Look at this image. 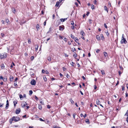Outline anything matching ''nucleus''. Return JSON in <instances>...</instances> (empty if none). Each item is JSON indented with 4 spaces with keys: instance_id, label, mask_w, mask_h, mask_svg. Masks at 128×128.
Listing matches in <instances>:
<instances>
[{
    "instance_id": "774afa93",
    "label": "nucleus",
    "mask_w": 128,
    "mask_h": 128,
    "mask_svg": "<svg viewBox=\"0 0 128 128\" xmlns=\"http://www.w3.org/2000/svg\"><path fill=\"white\" fill-rule=\"evenodd\" d=\"M122 90H124V86H122Z\"/></svg>"
},
{
    "instance_id": "473e14b6",
    "label": "nucleus",
    "mask_w": 128,
    "mask_h": 128,
    "mask_svg": "<svg viewBox=\"0 0 128 128\" xmlns=\"http://www.w3.org/2000/svg\"><path fill=\"white\" fill-rule=\"evenodd\" d=\"M92 21V20L90 19H89L88 20V21L89 22V23L90 24H92V22H91Z\"/></svg>"
},
{
    "instance_id": "49530a36",
    "label": "nucleus",
    "mask_w": 128,
    "mask_h": 128,
    "mask_svg": "<svg viewBox=\"0 0 128 128\" xmlns=\"http://www.w3.org/2000/svg\"><path fill=\"white\" fill-rule=\"evenodd\" d=\"M1 35L2 37H4V34L2 33L1 34Z\"/></svg>"
},
{
    "instance_id": "72a5a7b5",
    "label": "nucleus",
    "mask_w": 128,
    "mask_h": 128,
    "mask_svg": "<svg viewBox=\"0 0 128 128\" xmlns=\"http://www.w3.org/2000/svg\"><path fill=\"white\" fill-rule=\"evenodd\" d=\"M44 79L45 82H46L47 80V79L46 77H44Z\"/></svg>"
},
{
    "instance_id": "a878e982",
    "label": "nucleus",
    "mask_w": 128,
    "mask_h": 128,
    "mask_svg": "<svg viewBox=\"0 0 128 128\" xmlns=\"http://www.w3.org/2000/svg\"><path fill=\"white\" fill-rule=\"evenodd\" d=\"M103 53L104 56L105 57H106V56H107V53L106 52H104Z\"/></svg>"
},
{
    "instance_id": "8fccbe9b",
    "label": "nucleus",
    "mask_w": 128,
    "mask_h": 128,
    "mask_svg": "<svg viewBox=\"0 0 128 128\" xmlns=\"http://www.w3.org/2000/svg\"><path fill=\"white\" fill-rule=\"evenodd\" d=\"M44 122L46 124H48L49 122V121L48 120H46V121L45 120V121Z\"/></svg>"
},
{
    "instance_id": "cd10ccee",
    "label": "nucleus",
    "mask_w": 128,
    "mask_h": 128,
    "mask_svg": "<svg viewBox=\"0 0 128 128\" xmlns=\"http://www.w3.org/2000/svg\"><path fill=\"white\" fill-rule=\"evenodd\" d=\"M86 123H88V124H89L90 123L89 122V120L88 119H87L86 120Z\"/></svg>"
},
{
    "instance_id": "58836bf2",
    "label": "nucleus",
    "mask_w": 128,
    "mask_h": 128,
    "mask_svg": "<svg viewBox=\"0 0 128 128\" xmlns=\"http://www.w3.org/2000/svg\"><path fill=\"white\" fill-rule=\"evenodd\" d=\"M91 8L92 9H93L94 8V5L92 4L91 5Z\"/></svg>"
},
{
    "instance_id": "9b49d317",
    "label": "nucleus",
    "mask_w": 128,
    "mask_h": 128,
    "mask_svg": "<svg viewBox=\"0 0 128 128\" xmlns=\"http://www.w3.org/2000/svg\"><path fill=\"white\" fill-rule=\"evenodd\" d=\"M1 67L2 69H4V66L3 64H2L1 65Z\"/></svg>"
},
{
    "instance_id": "f3484780",
    "label": "nucleus",
    "mask_w": 128,
    "mask_h": 128,
    "mask_svg": "<svg viewBox=\"0 0 128 128\" xmlns=\"http://www.w3.org/2000/svg\"><path fill=\"white\" fill-rule=\"evenodd\" d=\"M70 101L71 102L72 104H73L74 103V101L72 99L70 98Z\"/></svg>"
},
{
    "instance_id": "1a4fd4ad",
    "label": "nucleus",
    "mask_w": 128,
    "mask_h": 128,
    "mask_svg": "<svg viewBox=\"0 0 128 128\" xmlns=\"http://www.w3.org/2000/svg\"><path fill=\"white\" fill-rule=\"evenodd\" d=\"M67 18H64V19L63 18H61L60 19L61 21L62 22H64L65 20H67Z\"/></svg>"
},
{
    "instance_id": "bf43d9fd",
    "label": "nucleus",
    "mask_w": 128,
    "mask_h": 128,
    "mask_svg": "<svg viewBox=\"0 0 128 128\" xmlns=\"http://www.w3.org/2000/svg\"><path fill=\"white\" fill-rule=\"evenodd\" d=\"M46 20L44 22V26H45L46 25Z\"/></svg>"
},
{
    "instance_id": "680f3d73",
    "label": "nucleus",
    "mask_w": 128,
    "mask_h": 128,
    "mask_svg": "<svg viewBox=\"0 0 128 128\" xmlns=\"http://www.w3.org/2000/svg\"><path fill=\"white\" fill-rule=\"evenodd\" d=\"M35 98L36 100H38V98L36 96H35Z\"/></svg>"
},
{
    "instance_id": "f8f14e48",
    "label": "nucleus",
    "mask_w": 128,
    "mask_h": 128,
    "mask_svg": "<svg viewBox=\"0 0 128 128\" xmlns=\"http://www.w3.org/2000/svg\"><path fill=\"white\" fill-rule=\"evenodd\" d=\"M100 102L99 100L97 99V100L96 101V103L97 105L100 104Z\"/></svg>"
},
{
    "instance_id": "de8ad7c7",
    "label": "nucleus",
    "mask_w": 128,
    "mask_h": 128,
    "mask_svg": "<svg viewBox=\"0 0 128 128\" xmlns=\"http://www.w3.org/2000/svg\"><path fill=\"white\" fill-rule=\"evenodd\" d=\"M0 79L1 80H4V78L2 76H0Z\"/></svg>"
},
{
    "instance_id": "dca6fc26",
    "label": "nucleus",
    "mask_w": 128,
    "mask_h": 128,
    "mask_svg": "<svg viewBox=\"0 0 128 128\" xmlns=\"http://www.w3.org/2000/svg\"><path fill=\"white\" fill-rule=\"evenodd\" d=\"M12 12L14 13L16 11V10L15 8H12Z\"/></svg>"
},
{
    "instance_id": "ddd939ff",
    "label": "nucleus",
    "mask_w": 128,
    "mask_h": 128,
    "mask_svg": "<svg viewBox=\"0 0 128 128\" xmlns=\"http://www.w3.org/2000/svg\"><path fill=\"white\" fill-rule=\"evenodd\" d=\"M80 34L82 35V36H84L85 35V33H84L83 31H82L81 32H80Z\"/></svg>"
},
{
    "instance_id": "423d86ee",
    "label": "nucleus",
    "mask_w": 128,
    "mask_h": 128,
    "mask_svg": "<svg viewBox=\"0 0 128 128\" xmlns=\"http://www.w3.org/2000/svg\"><path fill=\"white\" fill-rule=\"evenodd\" d=\"M20 108L17 109L16 111V113L17 114H18L20 112Z\"/></svg>"
},
{
    "instance_id": "e2e57ef3",
    "label": "nucleus",
    "mask_w": 128,
    "mask_h": 128,
    "mask_svg": "<svg viewBox=\"0 0 128 128\" xmlns=\"http://www.w3.org/2000/svg\"><path fill=\"white\" fill-rule=\"evenodd\" d=\"M74 4H75V5H76L77 6H78V4L77 2H76Z\"/></svg>"
},
{
    "instance_id": "a18cd8bd",
    "label": "nucleus",
    "mask_w": 128,
    "mask_h": 128,
    "mask_svg": "<svg viewBox=\"0 0 128 128\" xmlns=\"http://www.w3.org/2000/svg\"><path fill=\"white\" fill-rule=\"evenodd\" d=\"M104 27L106 28H108V27L106 25V24H104Z\"/></svg>"
},
{
    "instance_id": "39448f33",
    "label": "nucleus",
    "mask_w": 128,
    "mask_h": 128,
    "mask_svg": "<svg viewBox=\"0 0 128 128\" xmlns=\"http://www.w3.org/2000/svg\"><path fill=\"white\" fill-rule=\"evenodd\" d=\"M30 84L32 85H34L36 84V82L35 80H33L30 82Z\"/></svg>"
},
{
    "instance_id": "6e6552de",
    "label": "nucleus",
    "mask_w": 128,
    "mask_h": 128,
    "mask_svg": "<svg viewBox=\"0 0 128 128\" xmlns=\"http://www.w3.org/2000/svg\"><path fill=\"white\" fill-rule=\"evenodd\" d=\"M64 28L62 27V26H60L59 27V30H63L64 29Z\"/></svg>"
},
{
    "instance_id": "5701e85b",
    "label": "nucleus",
    "mask_w": 128,
    "mask_h": 128,
    "mask_svg": "<svg viewBox=\"0 0 128 128\" xmlns=\"http://www.w3.org/2000/svg\"><path fill=\"white\" fill-rule=\"evenodd\" d=\"M47 60L49 61H50L51 60V59L50 57H48L47 58Z\"/></svg>"
},
{
    "instance_id": "864d4df0",
    "label": "nucleus",
    "mask_w": 128,
    "mask_h": 128,
    "mask_svg": "<svg viewBox=\"0 0 128 128\" xmlns=\"http://www.w3.org/2000/svg\"><path fill=\"white\" fill-rule=\"evenodd\" d=\"M108 5L109 6H111V4L110 2H108Z\"/></svg>"
},
{
    "instance_id": "f03ea898",
    "label": "nucleus",
    "mask_w": 128,
    "mask_h": 128,
    "mask_svg": "<svg viewBox=\"0 0 128 128\" xmlns=\"http://www.w3.org/2000/svg\"><path fill=\"white\" fill-rule=\"evenodd\" d=\"M6 57V53L0 54V59H2Z\"/></svg>"
},
{
    "instance_id": "2f4dec72",
    "label": "nucleus",
    "mask_w": 128,
    "mask_h": 128,
    "mask_svg": "<svg viewBox=\"0 0 128 128\" xmlns=\"http://www.w3.org/2000/svg\"><path fill=\"white\" fill-rule=\"evenodd\" d=\"M70 36H71V37L73 39L74 38V36L72 34H71Z\"/></svg>"
},
{
    "instance_id": "79ce46f5",
    "label": "nucleus",
    "mask_w": 128,
    "mask_h": 128,
    "mask_svg": "<svg viewBox=\"0 0 128 128\" xmlns=\"http://www.w3.org/2000/svg\"><path fill=\"white\" fill-rule=\"evenodd\" d=\"M30 74L32 76H34V73H33L32 72H30Z\"/></svg>"
},
{
    "instance_id": "13d9d810",
    "label": "nucleus",
    "mask_w": 128,
    "mask_h": 128,
    "mask_svg": "<svg viewBox=\"0 0 128 128\" xmlns=\"http://www.w3.org/2000/svg\"><path fill=\"white\" fill-rule=\"evenodd\" d=\"M75 41H76V42H76V40L78 41V39L77 38H75Z\"/></svg>"
},
{
    "instance_id": "c85d7f7f",
    "label": "nucleus",
    "mask_w": 128,
    "mask_h": 128,
    "mask_svg": "<svg viewBox=\"0 0 128 128\" xmlns=\"http://www.w3.org/2000/svg\"><path fill=\"white\" fill-rule=\"evenodd\" d=\"M56 23H58V25L60 24V22L59 20H58L56 22Z\"/></svg>"
},
{
    "instance_id": "3c124183",
    "label": "nucleus",
    "mask_w": 128,
    "mask_h": 128,
    "mask_svg": "<svg viewBox=\"0 0 128 128\" xmlns=\"http://www.w3.org/2000/svg\"><path fill=\"white\" fill-rule=\"evenodd\" d=\"M28 42L29 44H30L31 43V41L30 39L28 40Z\"/></svg>"
},
{
    "instance_id": "603ef678",
    "label": "nucleus",
    "mask_w": 128,
    "mask_h": 128,
    "mask_svg": "<svg viewBox=\"0 0 128 128\" xmlns=\"http://www.w3.org/2000/svg\"><path fill=\"white\" fill-rule=\"evenodd\" d=\"M14 103H15L16 104H17V101H14L13 102Z\"/></svg>"
},
{
    "instance_id": "2eb2a0df",
    "label": "nucleus",
    "mask_w": 128,
    "mask_h": 128,
    "mask_svg": "<svg viewBox=\"0 0 128 128\" xmlns=\"http://www.w3.org/2000/svg\"><path fill=\"white\" fill-rule=\"evenodd\" d=\"M40 26L38 24H37L36 26V28L38 31V30Z\"/></svg>"
},
{
    "instance_id": "c03bdc74",
    "label": "nucleus",
    "mask_w": 128,
    "mask_h": 128,
    "mask_svg": "<svg viewBox=\"0 0 128 128\" xmlns=\"http://www.w3.org/2000/svg\"><path fill=\"white\" fill-rule=\"evenodd\" d=\"M71 28L72 29V30H74V27L73 25L72 26Z\"/></svg>"
},
{
    "instance_id": "e433bc0d",
    "label": "nucleus",
    "mask_w": 128,
    "mask_h": 128,
    "mask_svg": "<svg viewBox=\"0 0 128 128\" xmlns=\"http://www.w3.org/2000/svg\"><path fill=\"white\" fill-rule=\"evenodd\" d=\"M4 105V104H1L0 103V107L1 108Z\"/></svg>"
},
{
    "instance_id": "f257e3e1",
    "label": "nucleus",
    "mask_w": 128,
    "mask_h": 128,
    "mask_svg": "<svg viewBox=\"0 0 128 128\" xmlns=\"http://www.w3.org/2000/svg\"><path fill=\"white\" fill-rule=\"evenodd\" d=\"M123 36L124 34H123L122 37V40L120 41V43L122 44L123 43L126 44L127 43V41L126 40V39L124 38Z\"/></svg>"
},
{
    "instance_id": "b1692460",
    "label": "nucleus",
    "mask_w": 128,
    "mask_h": 128,
    "mask_svg": "<svg viewBox=\"0 0 128 128\" xmlns=\"http://www.w3.org/2000/svg\"><path fill=\"white\" fill-rule=\"evenodd\" d=\"M59 4H60V2H56V7L58 6L59 5Z\"/></svg>"
},
{
    "instance_id": "c9c22d12",
    "label": "nucleus",
    "mask_w": 128,
    "mask_h": 128,
    "mask_svg": "<svg viewBox=\"0 0 128 128\" xmlns=\"http://www.w3.org/2000/svg\"><path fill=\"white\" fill-rule=\"evenodd\" d=\"M6 22L8 23V24H9L8 23L9 22V21L8 19H6Z\"/></svg>"
},
{
    "instance_id": "aec40b11",
    "label": "nucleus",
    "mask_w": 128,
    "mask_h": 128,
    "mask_svg": "<svg viewBox=\"0 0 128 128\" xmlns=\"http://www.w3.org/2000/svg\"><path fill=\"white\" fill-rule=\"evenodd\" d=\"M104 10H106L107 12H108V10L107 9V8L106 7V6H104Z\"/></svg>"
},
{
    "instance_id": "4c0bfd02",
    "label": "nucleus",
    "mask_w": 128,
    "mask_h": 128,
    "mask_svg": "<svg viewBox=\"0 0 128 128\" xmlns=\"http://www.w3.org/2000/svg\"><path fill=\"white\" fill-rule=\"evenodd\" d=\"M52 28H50L49 29V31L47 32V33H49L51 31H52Z\"/></svg>"
},
{
    "instance_id": "f704fd0d",
    "label": "nucleus",
    "mask_w": 128,
    "mask_h": 128,
    "mask_svg": "<svg viewBox=\"0 0 128 128\" xmlns=\"http://www.w3.org/2000/svg\"><path fill=\"white\" fill-rule=\"evenodd\" d=\"M106 35L108 36H109V33H108V31H107V32H106Z\"/></svg>"
},
{
    "instance_id": "20e7f679",
    "label": "nucleus",
    "mask_w": 128,
    "mask_h": 128,
    "mask_svg": "<svg viewBox=\"0 0 128 128\" xmlns=\"http://www.w3.org/2000/svg\"><path fill=\"white\" fill-rule=\"evenodd\" d=\"M27 105V104L26 103V102H22V103L21 106H22L24 108V107H25L26 105Z\"/></svg>"
},
{
    "instance_id": "a19ab883",
    "label": "nucleus",
    "mask_w": 128,
    "mask_h": 128,
    "mask_svg": "<svg viewBox=\"0 0 128 128\" xmlns=\"http://www.w3.org/2000/svg\"><path fill=\"white\" fill-rule=\"evenodd\" d=\"M34 58V56H32L31 57V60H33Z\"/></svg>"
},
{
    "instance_id": "338daca9",
    "label": "nucleus",
    "mask_w": 128,
    "mask_h": 128,
    "mask_svg": "<svg viewBox=\"0 0 128 128\" xmlns=\"http://www.w3.org/2000/svg\"><path fill=\"white\" fill-rule=\"evenodd\" d=\"M46 73V74H49V72H48L46 70L45 71Z\"/></svg>"
},
{
    "instance_id": "4d7b16f0",
    "label": "nucleus",
    "mask_w": 128,
    "mask_h": 128,
    "mask_svg": "<svg viewBox=\"0 0 128 128\" xmlns=\"http://www.w3.org/2000/svg\"><path fill=\"white\" fill-rule=\"evenodd\" d=\"M73 56L75 57H76L77 56V54H76V53L74 54L73 55Z\"/></svg>"
},
{
    "instance_id": "4be33fe9",
    "label": "nucleus",
    "mask_w": 128,
    "mask_h": 128,
    "mask_svg": "<svg viewBox=\"0 0 128 128\" xmlns=\"http://www.w3.org/2000/svg\"><path fill=\"white\" fill-rule=\"evenodd\" d=\"M8 106H9V104H8V103H6V109H8Z\"/></svg>"
},
{
    "instance_id": "6ab92c4d",
    "label": "nucleus",
    "mask_w": 128,
    "mask_h": 128,
    "mask_svg": "<svg viewBox=\"0 0 128 128\" xmlns=\"http://www.w3.org/2000/svg\"><path fill=\"white\" fill-rule=\"evenodd\" d=\"M38 108L40 110H41L42 109V106L41 104L38 105Z\"/></svg>"
},
{
    "instance_id": "ea45409f",
    "label": "nucleus",
    "mask_w": 128,
    "mask_h": 128,
    "mask_svg": "<svg viewBox=\"0 0 128 128\" xmlns=\"http://www.w3.org/2000/svg\"><path fill=\"white\" fill-rule=\"evenodd\" d=\"M39 120H40V121H43L44 122L45 121L44 120H42V118H39Z\"/></svg>"
},
{
    "instance_id": "6e6d98bb",
    "label": "nucleus",
    "mask_w": 128,
    "mask_h": 128,
    "mask_svg": "<svg viewBox=\"0 0 128 128\" xmlns=\"http://www.w3.org/2000/svg\"><path fill=\"white\" fill-rule=\"evenodd\" d=\"M63 71H65V70H66V68H65L64 67H63Z\"/></svg>"
},
{
    "instance_id": "7ed1b4c3",
    "label": "nucleus",
    "mask_w": 128,
    "mask_h": 128,
    "mask_svg": "<svg viewBox=\"0 0 128 128\" xmlns=\"http://www.w3.org/2000/svg\"><path fill=\"white\" fill-rule=\"evenodd\" d=\"M13 117L14 118V120L15 122H18L20 120V118L18 117L13 116Z\"/></svg>"
},
{
    "instance_id": "9d476101",
    "label": "nucleus",
    "mask_w": 128,
    "mask_h": 128,
    "mask_svg": "<svg viewBox=\"0 0 128 128\" xmlns=\"http://www.w3.org/2000/svg\"><path fill=\"white\" fill-rule=\"evenodd\" d=\"M96 38L98 40H100V37L98 35L96 36Z\"/></svg>"
},
{
    "instance_id": "0e129e2a",
    "label": "nucleus",
    "mask_w": 128,
    "mask_h": 128,
    "mask_svg": "<svg viewBox=\"0 0 128 128\" xmlns=\"http://www.w3.org/2000/svg\"><path fill=\"white\" fill-rule=\"evenodd\" d=\"M47 108L48 109H50V105H48L47 106Z\"/></svg>"
},
{
    "instance_id": "052dcab7",
    "label": "nucleus",
    "mask_w": 128,
    "mask_h": 128,
    "mask_svg": "<svg viewBox=\"0 0 128 128\" xmlns=\"http://www.w3.org/2000/svg\"><path fill=\"white\" fill-rule=\"evenodd\" d=\"M66 76L67 78H68L70 77V76L68 74H67L66 75Z\"/></svg>"
},
{
    "instance_id": "bb28decb",
    "label": "nucleus",
    "mask_w": 128,
    "mask_h": 128,
    "mask_svg": "<svg viewBox=\"0 0 128 128\" xmlns=\"http://www.w3.org/2000/svg\"><path fill=\"white\" fill-rule=\"evenodd\" d=\"M38 45H36L35 46V49L36 50H36H38Z\"/></svg>"
},
{
    "instance_id": "4468645a",
    "label": "nucleus",
    "mask_w": 128,
    "mask_h": 128,
    "mask_svg": "<svg viewBox=\"0 0 128 128\" xmlns=\"http://www.w3.org/2000/svg\"><path fill=\"white\" fill-rule=\"evenodd\" d=\"M101 73L102 75H104L105 74L104 71V70H101Z\"/></svg>"
},
{
    "instance_id": "c756f323",
    "label": "nucleus",
    "mask_w": 128,
    "mask_h": 128,
    "mask_svg": "<svg viewBox=\"0 0 128 128\" xmlns=\"http://www.w3.org/2000/svg\"><path fill=\"white\" fill-rule=\"evenodd\" d=\"M124 116H128V110L126 113L124 115Z\"/></svg>"
},
{
    "instance_id": "412c9836",
    "label": "nucleus",
    "mask_w": 128,
    "mask_h": 128,
    "mask_svg": "<svg viewBox=\"0 0 128 128\" xmlns=\"http://www.w3.org/2000/svg\"><path fill=\"white\" fill-rule=\"evenodd\" d=\"M100 37L102 40H103L104 39V37L102 34L101 35Z\"/></svg>"
},
{
    "instance_id": "5fc2aeb1",
    "label": "nucleus",
    "mask_w": 128,
    "mask_h": 128,
    "mask_svg": "<svg viewBox=\"0 0 128 128\" xmlns=\"http://www.w3.org/2000/svg\"><path fill=\"white\" fill-rule=\"evenodd\" d=\"M100 51V50L98 49H97V50L96 51V52L97 53H98Z\"/></svg>"
},
{
    "instance_id": "393cba45",
    "label": "nucleus",
    "mask_w": 128,
    "mask_h": 128,
    "mask_svg": "<svg viewBox=\"0 0 128 128\" xmlns=\"http://www.w3.org/2000/svg\"><path fill=\"white\" fill-rule=\"evenodd\" d=\"M33 93L32 91V90H30L29 91V95L31 96Z\"/></svg>"
},
{
    "instance_id": "0eeeda50",
    "label": "nucleus",
    "mask_w": 128,
    "mask_h": 128,
    "mask_svg": "<svg viewBox=\"0 0 128 128\" xmlns=\"http://www.w3.org/2000/svg\"><path fill=\"white\" fill-rule=\"evenodd\" d=\"M14 118L12 117V118L10 119L9 122L10 124H11L12 122V121L14 120Z\"/></svg>"
},
{
    "instance_id": "69168bd1",
    "label": "nucleus",
    "mask_w": 128,
    "mask_h": 128,
    "mask_svg": "<svg viewBox=\"0 0 128 128\" xmlns=\"http://www.w3.org/2000/svg\"><path fill=\"white\" fill-rule=\"evenodd\" d=\"M80 116L81 117H83L84 115L82 114H80Z\"/></svg>"
},
{
    "instance_id": "37998d69",
    "label": "nucleus",
    "mask_w": 128,
    "mask_h": 128,
    "mask_svg": "<svg viewBox=\"0 0 128 128\" xmlns=\"http://www.w3.org/2000/svg\"><path fill=\"white\" fill-rule=\"evenodd\" d=\"M54 128H60L58 126H53Z\"/></svg>"
},
{
    "instance_id": "09e8293b",
    "label": "nucleus",
    "mask_w": 128,
    "mask_h": 128,
    "mask_svg": "<svg viewBox=\"0 0 128 128\" xmlns=\"http://www.w3.org/2000/svg\"><path fill=\"white\" fill-rule=\"evenodd\" d=\"M1 22H2V23L3 24H4L5 22V21L3 20H2Z\"/></svg>"
},
{
    "instance_id": "7c9ffc66",
    "label": "nucleus",
    "mask_w": 128,
    "mask_h": 128,
    "mask_svg": "<svg viewBox=\"0 0 128 128\" xmlns=\"http://www.w3.org/2000/svg\"><path fill=\"white\" fill-rule=\"evenodd\" d=\"M70 64L72 66H74V63L73 62H72Z\"/></svg>"
},
{
    "instance_id": "a211bd4d",
    "label": "nucleus",
    "mask_w": 128,
    "mask_h": 128,
    "mask_svg": "<svg viewBox=\"0 0 128 128\" xmlns=\"http://www.w3.org/2000/svg\"><path fill=\"white\" fill-rule=\"evenodd\" d=\"M13 77L12 76H10V81H12L13 80Z\"/></svg>"
}]
</instances>
